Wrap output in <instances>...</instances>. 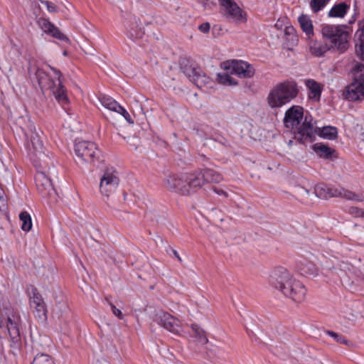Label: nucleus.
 <instances>
[{
  "label": "nucleus",
  "instance_id": "1",
  "mask_svg": "<svg viewBox=\"0 0 364 364\" xmlns=\"http://www.w3.org/2000/svg\"><path fill=\"white\" fill-rule=\"evenodd\" d=\"M49 68L53 71L55 77H56L55 80L48 76L43 70L38 68H36L33 58H30L28 59V72L30 77H32V75H34V79L37 80L43 93L48 91L59 104L65 105L68 103L69 100L67 90L62 83L63 75L59 70L50 65H49Z\"/></svg>",
  "mask_w": 364,
  "mask_h": 364
},
{
  "label": "nucleus",
  "instance_id": "2",
  "mask_svg": "<svg viewBox=\"0 0 364 364\" xmlns=\"http://www.w3.org/2000/svg\"><path fill=\"white\" fill-rule=\"evenodd\" d=\"M303 108L299 106H293L287 109L284 123L287 128L296 129L294 133V139L301 144L312 142L315 140L316 131L311 124V117L306 116L302 124L300 123L303 119Z\"/></svg>",
  "mask_w": 364,
  "mask_h": 364
},
{
  "label": "nucleus",
  "instance_id": "3",
  "mask_svg": "<svg viewBox=\"0 0 364 364\" xmlns=\"http://www.w3.org/2000/svg\"><path fill=\"white\" fill-rule=\"evenodd\" d=\"M323 41L333 49L344 53L349 47L350 32L344 25L336 26L326 24L321 28Z\"/></svg>",
  "mask_w": 364,
  "mask_h": 364
},
{
  "label": "nucleus",
  "instance_id": "4",
  "mask_svg": "<svg viewBox=\"0 0 364 364\" xmlns=\"http://www.w3.org/2000/svg\"><path fill=\"white\" fill-rule=\"evenodd\" d=\"M299 92L297 85L294 81H284L277 84L270 91L267 101L272 108H279L294 99Z\"/></svg>",
  "mask_w": 364,
  "mask_h": 364
},
{
  "label": "nucleus",
  "instance_id": "5",
  "mask_svg": "<svg viewBox=\"0 0 364 364\" xmlns=\"http://www.w3.org/2000/svg\"><path fill=\"white\" fill-rule=\"evenodd\" d=\"M197 180L193 173L171 175L165 180V186L171 191L188 196L196 191V185H198Z\"/></svg>",
  "mask_w": 364,
  "mask_h": 364
},
{
  "label": "nucleus",
  "instance_id": "6",
  "mask_svg": "<svg viewBox=\"0 0 364 364\" xmlns=\"http://www.w3.org/2000/svg\"><path fill=\"white\" fill-rule=\"evenodd\" d=\"M353 81L346 88L343 95L349 101L364 98V64L358 63L353 70Z\"/></svg>",
  "mask_w": 364,
  "mask_h": 364
},
{
  "label": "nucleus",
  "instance_id": "7",
  "mask_svg": "<svg viewBox=\"0 0 364 364\" xmlns=\"http://www.w3.org/2000/svg\"><path fill=\"white\" fill-rule=\"evenodd\" d=\"M74 150L76 156L81 161L92 164L99 161L102 156L100 150L97 144L89 141H80L75 144Z\"/></svg>",
  "mask_w": 364,
  "mask_h": 364
},
{
  "label": "nucleus",
  "instance_id": "8",
  "mask_svg": "<svg viewBox=\"0 0 364 364\" xmlns=\"http://www.w3.org/2000/svg\"><path fill=\"white\" fill-rule=\"evenodd\" d=\"M314 193L318 198L322 199H327L331 197H341L347 200H361L357 194L349 190L342 187H331L324 183L316 185Z\"/></svg>",
  "mask_w": 364,
  "mask_h": 364
},
{
  "label": "nucleus",
  "instance_id": "9",
  "mask_svg": "<svg viewBox=\"0 0 364 364\" xmlns=\"http://www.w3.org/2000/svg\"><path fill=\"white\" fill-rule=\"evenodd\" d=\"M181 70L198 87L201 88L210 82V79L202 69L195 65L190 60H183L180 63Z\"/></svg>",
  "mask_w": 364,
  "mask_h": 364
},
{
  "label": "nucleus",
  "instance_id": "10",
  "mask_svg": "<svg viewBox=\"0 0 364 364\" xmlns=\"http://www.w3.org/2000/svg\"><path fill=\"white\" fill-rule=\"evenodd\" d=\"M220 5L225 9V17L229 22L235 24L247 21V14L233 0H218Z\"/></svg>",
  "mask_w": 364,
  "mask_h": 364
},
{
  "label": "nucleus",
  "instance_id": "11",
  "mask_svg": "<svg viewBox=\"0 0 364 364\" xmlns=\"http://www.w3.org/2000/svg\"><path fill=\"white\" fill-rule=\"evenodd\" d=\"M55 171L54 167L50 171V168L47 171H38L35 175V182L38 192L43 198L51 197L55 194V191L51 182L50 176L55 173Z\"/></svg>",
  "mask_w": 364,
  "mask_h": 364
},
{
  "label": "nucleus",
  "instance_id": "12",
  "mask_svg": "<svg viewBox=\"0 0 364 364\" xmlns=\"http://www.w3.org/2000/svg\"><path fill=\"white\" fill-rule=\"evenodd\" d=\"M119 178L114 168H107L100 179V190L102 195L109 197L117 190Z\"/></svg>",
  "mask_w": 364,
  "mask_h": 364
},
{
  "label": "nucleus",
  "instance_id": "13",
  "mask_svg": "<svg viewBox=\"0 0 364 364\" xmlns=\"http://www.w3.org/2000/svg\"><path fill=\"white\" fill-rule=\"evenodd\" d=\"M292 279V275L286 268L279 267L272 272L269 276V283L275 289L282 292Z\"/></svg>",
  "mask_w": 364,
  "mask_h": 364
},
{
  "label": "nucleus",
  "instance_id": "14",
  "mask_svg": "<svg viewBox=\"0 0 364 364\" xmlns=\"http://www.w3.org/2000/svg\"><path fill=\"white\" fill-rule=\"evenodd\" d=\"M156 321L159 325L174 334L182 332L181 321L167 312H159L156 315Z\"/></svg>",
  "mask_w": 364,
  "mask_h": 364
},
{
  "label": "nucleus",
  "instance_id": "15",
  "mask_svg": "<svg viewBox=\"0 0 364 364\" xmlns=\"http://www.w3.org/2000/svg\"><path fill=\"white\" fill-rule=\"evenodd\" d=\"M282 293L295 302H301L305 298L306 289L301 282L293 277Z\"/></svg>",
  "mask_w": 364,
  "mask_h": 364
},
{
  "label": "nucleus",
  "instance_id": "16",
  "mask_svg": "<svg viewBox=\"0 0 364 364\" xmlns=\"http://www.w3.org/2000/svg\"><path fill=\"white\" fill-rule=\"evenodd\" d=\"M225 69L230 70L231 74H235L241 78H250L255 74V69L250 63L242 60H232L228 63Z\"/></svg>",
  "mask_w": 364,
  "mask_h": 364
},
{
  "label": "nucleus",
  "instance_id": "17",
  "mask_svg": "<svg viewBox=\"0 0 364 364\" xmlns=\"http://www.w3.org/2000/svg\"><path fill=\"white\" fill-rule=\"evenodd\" d=\"M193 173L198 179V185H196V189L201 188L205 183H219L223 180V176L219 172L210 168L198 170Z\"/></svg>",
  "mask_w": 364,
  "mask_h": 364
},
{
  "label": "nucleus",
  "instance_id": "18",
  "mask_svg": "<svg viewBox=\"0 0 364 364\" xmlns=\"http://www.w3.org/2000/svg\"><path fill=\"white\" fill-rule=\"evenodd\" d=\"M6 328L10 337L11 348L14 349L19 348L21 346V339L17 320L8 317L6 321Z\"/></svg>",
  "mask_w": 364,
  "mask_h": 364
},
{
  "label": "nucleus",
  "instance_id": "19",
  "mask_svg": "<svg viewBox=\"0 0 364 364\" xmlns=\"http://www.w3.org/2000/svg\"><path fill=\"white\" fill-rule=\"evenodd\" d=\"M31 306L34 309L35 316L41 321L46 319L47 309L41 294L34 289L33 296L31 298Z\"/></svg>",
  "mask_w": 364,
  "mask_h": 364
},
{
  "label": "nucleus",
  "instance_id": "20",
  "mask_svg": "<svg viewBox=\"0 0 364 364\" xmlns=\"http://www.w3.org/2000/svg\"><path fill=\"white\" fill-rule=\"evenodd\" d=\"M38 22L41 29L45 33L50 34L53 38H55L60 41L65 42L69 41L68 38L63 33H61V31L48 20L46 18H40Z\"/></svg>",
  "mask_w": 364,
  "mask_h": 364
},
{
  "label": "nucleus",
  "instance_id": "21",
  "mask_svg": "<svg viewBox=\"0 0 364 364\" xmlns=\"http://www.w3.org/2000/svg\"><path fill=\"white\" fill-rule=\"evenodd\" d=\"M41 133V130L37 131L36 127H33V129H31L29 134H26L27 136L30 138L29 149H31L30 146H31L35 154L40 156L44 154L43 143Z\"/></svg>",
  "mask_w": 364,
  "mask_h": 364
},
{
  "label": "nucleus",
  "instance_id": "22",
  "mask_svg": "<svg viewBox=\"0 0 364 364\" xmlns=\"http://www.w3.org/2000/svg\"><path fill=\"white\" fill-rule=\"evenodd\" d=\"M358 26L355 34V51L356 55L364 60V19L358 23Z\"/></svg>",
  "mask_w": 364,
  "mask_h": 364
},
{
  "label": "nucleus",
  "instance_id": "23",
  "mask_svg": "<svg viewBox=\"0 0 364 364\" xmlns=\"http://www.w3.org/2000/svg\"><path fill=\"white\" fill-rule=\"evenodd\" d=\"M332 48L328 46L326 41H310L309 50L311 53L316 57L323 56L327 51Z\"/></svg>",
  "mask_w": 364,
  "mask_h": 364
},
{
  "label": "nucleus",
  "instance_id": "24",
  "mask_svg": "<svg viewBox=\"0 0 364 364\" xmlns=\"http://www.w3.org/2000/svg\"><path fill=\"white\" fill-rule=\"evenodd\" d=\"M350 9V6L346 2H339L333 6L328 13L331 18H343Z\"/></svg>",
  "mask_w": 364,
  "mask_h": 364
},
{
  "label": "nucleus",
  "instance_id": "25",
  "mask_svg": "<svg viewBox=\"0 0 364 364\" xmlns=\"http://www.w3.org/2000/svg\"><path fill=\"white\" fill-rule=\"evenodd\" d=\"M298 22L309 38L314 36V26L309 16L302 14L299 16Z\"/></svg>",
  "mask_w": 364,
  "mask_h": 364
},
{
  "label": "nucleus",
  "instance_id": "26",
  "mask_svg": "<svg viewBox=\"0 0 364 364\" xmlns=\"http://www.w3.org/2000/svg\"><path fill=\"white\" fill-rule=\"evenodd\" d=\"M306 86L309 90V97L319 100L321 95V86L314 80H307L306 81Z\"/></svg>",
  "mask_w": 364,
  "mask_h": 364
},
{
  "label": "nucleus",
  "instance_id": "27",
  "mask_svg": "<svg viewBox=\"0 0 364 364\" xmlns=\"http://www.w3.org/2000/svg\"><path fill=\"white\" fill-rule=\"evenodd\" d=\"M313 150L319 157L324 159H330L334 152L333 149L322 143H316L314 144Z\"/></svg>",
  "mask_w": 364,
  "mask_h": 364
},
{
  "label": "nucleus",
  "instance_id": "28",
  "mask_svg": "<svg viewBox=\"0 0 364 364\" xmlns=\"http://www.w3.org/2000/svg\"><path fill=\"white\" fill-rule=\"evenodd\" d=\"M101 105L106 109L116 112L119 107V104L109 96L100 95L98 97Z\"/></svg>",
  "mask_w": 364,
  "mask_h": 364
},
{
  "label": "nucleus",
  "instance_id": "29",
  "mask_svg": "<svg viewBox=\"0 0 364 364\" xmlns=\"http://www.w3.org/2000/svg\"><path fill=\"white\" fill-rule=\"evenodd\" d=\"M300 274L304 276H315L317 274V269L314 264L311 262L305 261L301 262L298 267Z\"/></svg>",
  "mask_w": 364,
  "mask_h": 364
},
{
  "label": "nucleus",
  "instance_id": "30",
  "mask_svg": "<svg viewBox=\"0 0 364 364\" xmlns=\"http://www.w3.org/2000/svg\"><path fill=\"white\" fill-rule=\"evenodd\" d=\"M319 136L324 139H334L337 137V129L334 127H324L318 129Z\"/></svg>",
  "mask_w": 364,
  "mask_h": 364
},
{
  "label": "nucleus",
  "instance_id": "31",
  "mask_svg": "<svg viewBox=\"0 0 364 364\" xmlns=\"http://www.w3.org/2000/svg\"><path fill=\"white\" fill-rule=\"evenodd\" d=\"M331 0H310L309 8L313 14H318L322 11Z\"/></svg>",
  "mask_w": 364,
  "mask_h": 364
},
{
  "label": "nucleus",
  "instance_id": "32",
  "mask_svg": "<svg viewBox=\"0 0 364 364\" xmlns=\"http://www.w3.org/2000/svg\"><path fill=\"white\" fill-rule=\"evenodd\" d=\"M19 218L22 222V230L26 232L29 231L32 228V221L30 214L26 211H23L20 213Z\"/></svg>",
  "mask_w": 364,
  "mask_h": 364
},
{
  "label": "nucleus",
  "instance_id": "33",
  "mask_svg": "<svg viewBox=\"0 0 364 364\" xmlns=\"http://www.w3.org/2000/svg\"><path fill=\"white\" fill-rule=\"evenodd\" d=\"M195 337L197 338L198 341L203 345L206 344L208 342V339L203 329H201L198 325L193 324L191 326Z\"/></svg>",
  "mask_w": 364,
  "mask_h": 364
},
{
  "label": "nucleus",
  "instance_id": "34",
  "mask_svg": "<svg viewBox=\"0 0 364 364\" xmlns=\"http://www.w3.org/2000/svg\"><path fill=\"white\" fill-rule=\"evenodd\" d=\"M31 364H55V363L49 355L38 353L34 357Z\"/></svg>",
  "mask_w": 364,
  "mask_h": 364
},
{
  "label": "nucleus",
  "instance_id": "35",
  "mask_svg": "<svg viewBox=\"0 0 364 364\" xmlns=\"http://www.w3.org/2000/svg\"><path fill=\"white\" fill-rule=\"evenodd\" d=\"M218 83L224 85H235L237 82L228 73H219L217 75Z\"/></svg>",
  "mask_w": 364,
  "mask_h": 364
},
{
  "label": "nucleus",
  "instance_id": "36",
  "mask_svg": "<svg viewBox=\"0 0 364 364\" xmlns=\"http://www.w3.org/2000/svg\"><path fill=\"white\" fill-rule=\"evenodd\" d=\"M326 333L327 335L333 338L338 343L344 344L346 346H349L350 344V342L341 334H338L332 331H326Z\"/></svg>",
  "mask_w": 364,
  "mask_h": 364
},
{
  "label": "nucleus",
  "instance_id": "37",
  "mask_svg": "<svg viewBox=\"0 0 364 364\" xmlns=\"http://www.w3.org/2000/svg\"><path fill=\"white\" fill-rule=\"evenodd\" d=\"M115 112H117L120 114H122L124 119L127 120V122L129 124H134V121L133 119H132L130 114L128 113V112L124 108L122 107L120 105H119V107L117 108V111Z\"/></svg>",
  "mask_w": 364,
  "mask_h": 364
},
{
  "label": "nucleus",
  "instance_id": "38",
  "mask_svg": "<svg viewBox=\"0 0 364 364\" xmlns=\"http://www.w3.org/2000/svg\"><path fill=\"white\" fill-rule=\"evenodd\" d=\"M349 212L354 217L364 218V209L357 207H351L350 208Z\"/></svg>",
  "mask_w": 364,
  "mask_h": 364
},
{
  "label": "nucleus",
  "instance_id": "39",
  "mask_svg": "<svg viewBox=\"0 0 364 364\" xmlns=\"http://www.w3.org/2000/svg\"><path fill=\"white\" fill-rule=\"evenodd\" d=\"M41 4L45 5L49 12L55 13L57 12V8L54 3L48 1H41Z\"/></svg>",
  "mask_w": 364,
  "mask_h": 364
},
{
  "label": "nucleus",
  "instance_id": "40",
  "mask_svg": "<svg viewBox=\"0 0 364 364\" xmlns=\"http://www.w3.org/2000/svg\"><path fill=\"white\" fill-rule=\"evenodd\" d=\"M106 300L108 301L113 314L115 315L118 318L122 319L123 314L121 310L118 309L112 302L109 301L107 299H106Z\"/></svg>",
  "mask_w": 364,
  "mask_h": 364
},
{
  "label": "nucleus",
  "instance_id": "41",
  "mask_svg": "<svg viewBox=\"0 0 364 364\" xmlns=\"http://www.w3.org/2000/svg\"><path fill=\"white\" fill-rule=\"evenodd\" d=\"M141 32L140 31H133L130 29L127 31V36L133 41L141 37Z\"/></svg>",
  "mask_w": 364,
  "mask_h": 364
},
{
  "label": "nucleus",
  "instance_id": "42",
  "mask_svg": "<svg viewBox=\"0 0 364 364\" xmlns=\"http://www.w3.org/2000/svg\"><path fill=\"white\" fill-rule=\"evenodd\" d=\"M210 28V23L206 22L200 24L198 27V29L203 33H207L209 32Z\"/></svg>",
  "mask_w": 364,
  "mask_h": 364
},
{
  "label": "nucleus",
  "instance_id": "43",
  "mask_svg": "<svg viewBox=\"0 0 364 364\" xmlns=\"http://www.w3.org/2000/svg\"><path fill=\"white\" fill-rule=\"evenodd\" d=\"M171 252H172L173 256L176 257L177 258V259L181 263L182 262V259L179 256L178 252L176 250H173V249L171 250Z\"/></svg>",
  "mask_w": 364,
  "mask_h": 364
},
{
  "label": "nucleus",
  "instance_id": "44",
  "mask_svg": "<svg viewBox=\"0 0 364 364\" xmlns=\"http://www.w3.org/2000/svg\"><path fill=\"white\" fill-rule=\"evenodd\" d=\"M216 193L219 195H224L225 197L228 196V194L225 191H224L223 190H220V191H215Z\"/></svg>",
  "mask_w": 364,
  "mask_h": 364
},
{
  "label": "nucleus",
  "instance_id": "45",
  "mask_svg": "<svg viewBox=\"0 0 364 364\" xmlns=\"http://www.w3.org/2000/svg\"><path fill=\"white\" fill-rule=\"evenodd\" d=\"M301 190L302 192L305 193L306 195L309 194V191L308 189L304 188H301Z\"/></svg>",
  "mask_w": 364,
  "mask_h": 364
},
{
  "label": "nucleus",
  "instance_id": "46",
  "mask_svg": "<svg viewBox=\"0 0 364 364\" xmlns=\"http://www.w3.org/2000/svg\"><path fill=\"white\" fill-rule=\"evenodd\" d=\"M95 364H109L107 361H97Z\"/></svg>",
  "mask_w": 364,
  "mask_h": 364
},
{
  "label": "nucleus",
  "instance_id": "47",
  "mask_svg": "<svg viewBox=\"0 0 364 364\" xmlns=\"http://www.w3.org/2000/svg\"><path fill=\"white\" fill-rule=\"evenodd\" d=\"M292 144H293V141L292 140H289V142H288V145L289 146H291Z\"/></svg>",
  "mask_w": 364,
  "mask_h": 364
},
{
  "label": "nucleus",
  "instance_id": "48",
  "mask_svg": "<svg viewBox=\"0 0 364 364\" xmlns=\"http://www.w3.org/2000/svg\"><path fill=\"white\" fill-rule=\"evenodd\" d=\"M354 21H355V19H353V21H349V23H353Z\"/></svg>",
  "mask_w": 364,
  "mask_h": 364
},
{
  "label": "nucleus",
  "instance_id": "49",
  "mask_svg": "<svg viewBox=\"0 0 364 364\" xmlns=\"http://www.w3.org/2000/svg\"><path fill=\"white\" fill-rule=\"evenodd\" d=\"M2 327V325H1V321H0V328Z\"/></svg>",
  "mask_w": 364,
  "mask_h": 364
}]
</instances>
